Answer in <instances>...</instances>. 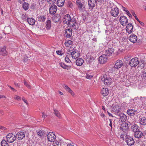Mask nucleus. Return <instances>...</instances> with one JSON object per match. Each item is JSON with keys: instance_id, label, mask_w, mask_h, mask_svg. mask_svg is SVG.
Instances as JSON below:
<instances>
[{"instance_id": "10", "label": "nucleus", "mask_w": 146, "mask_h": 146, "mask_svg": "<svg viewBox=\"0 0 146 146\" xmlns=\"http://www.w3.org/2000/svg\"><path fill=\"white\" fill-rule=\"evenodd\" d=\"M108 60L107 56L105 54H103L99 58V62L102 64L106 63Z\"/></svg>"}, {"instance_id": "5", "label": "nucleus", "mask_w": 146, "mask_h": 146, "mask_svg": "<svg viewBox=\"0 0 146 146\" xmlns=\"http://www.w3.org/2000/svg\"><path fill=\"white\" fill-rule=\"evenodd\" d=\"M16 138V135L12 133H9L7 136V141L10 143L14 142Z\"/></svg>"}, {"instance_id": "62", "label": "nucleus", "mask_w": 146, "mask_h": 146, "mask_svg": "<svg viewBox=\"0 0 146 146\" xmlns=\"http://www.w3.org/2000/svg\"><path fill=\"white\" fill-rule=\"evenodd\" d=\"M139 23L141 25H142V26H144V23H143L142 22H141L140 21H139Z\"/></svg>"}, {"instance_id": "38", "label": "nucleus", "mask_w": 146, "mask_h": 146, "mask_svg": "<svg viewBox=\"0 0 146 146\" xmlns=\"http://www.w3.org/2000/svg\"><path fill=\"white\" fill-rule=\"evenodd\" d=\"M73 43V42L70 40L66 41L65 43V45L66 46L69 47Z\"/></svg>"}, {"instance_id": "25", "label": "nucleus", "mask_w": 146, "mask_h": 146, "mask_svg": "<svg viewBox=\"0 0 146 146\" xmlns=\"http://www.w3.org/2000/svg\"><path fill=\"white\" fill-rule=\"evenodd\" d=\"M114 52V49L112 48H109L107 49L105 52V54L107 56H110Z\"/></svg>"}, {"instance_id": "56", "label": "nucleus", "mask_w": 146, "mask_h": 146, "mask_svg": "<svg viewBox=\"0 0 146 146\" xmlns=\"http://www.w3.org/2000/svg\"><path fill=\"white\" fill-rule=\"evenodd\" d=\"M126 13L129 16V17H132V16L131 14L129 13L128 11H127Z\"/></svg>"}, {"instance_id": "59", "label": "nucleus", "mask_w": 146, "mask_h": 146, "mask_svg": "<svg viewBox=\"0 0 146 146\" xmlns=\"http://www.w3.org/2000/svg\"><path fill=\"white\" fill-rule=\"evenodd\" d=\"M67 146H74V145L73 143H68L67 144Z\"/></svg>"}, {"instance_id": "28", "label": "nucleus", "mask_w": 146, "mask_h": 146, "mask_svg": "<svg viewBox=\"0 0 146 146\" xmlns=\"http://www.w3.org/2000/svg\"><path fill=\"white\" fill-rule=\"evenodd\" d=\"M27 21L29 24L31 25H34L35 22V20L33 18H28Z\"/></svg>"}, {"instance_id": "31", "label": "nucleus", "mask_w": 146, "mask_h": 146, "mask_svg": "<svg viewBox=\"0 0 146 146\" xmlns=\"http://www.w3.org/2000/svg\"><path fill=\"white\" fill-rule=\"evenodd\" d=\"M61 66L64 69L68 70L71 67V66H67L63 62H61L60 63Z\"/></svg>"}, {"instance_id": "21", "label": "nucleus", "mask_w": 146, "mask_h": 146, "mask_svg": "<svg viewBox=\"0 0 146 146\" xmlns=\"http://www.w3.org/2000/svg\"><path fill=\"white\" fill-rule=\"evenodd\" d=\"M139 123L141 125H146V117H143L140 118L139 119Z\"/></svg>"}, {"instance_id": "45", "label": "nucleus", "mask_w": 146, "mask_h": 146, "mask_svg": "<svg viewBox=\"0 0 146 146\" xmlns=\"http://www.w3.org/2000/svg\"><path fill=\"white\" fill-rule=\"evenodd\" d=\"M73 50H70V49H68L66 52V53L69 55H72V51Z\"/></svg>"}, {"instance_id": "43", "label": "nucleus", "mask_w": 146, "mask_h": 146, "mask_svg": "<svg viewBox=\"0 0 146 146\" xmlns=\"http://www.w3.org/2000/svg\"><path fill=\"white\" fill-rule=\"evenodd\" d=\"M47 1L48 3L53 4L56 2V0H47Z\"/></svg>"}, {"instance_id": "14", "label": "nucleus", "mask_w": 146, "mask_h": 146, "mask_svg": "<svg viewBox=\"0 0 146 146\" xmlns=\"http://www.w3.org/2000/svg\"><path fill=\"white\" fill-rule=\"evenodd\" d=\"M16 137L19 140H22L25 137L24 133L23 131L18 132L16 135Z\"/></svg>"}, {"instance_id": "11", "label": "nucleus", "mask_w": 146, "mask_h": 146, "mask_svg": "<svg viewBox=\"0 0 146 146\" xmlns=\"http://www.w3.org/2000/svg\"><path fill=\"white\" fill-rule=\"evenodd\" d=\"M122 61L120 60H117L115 63L114 68L118 69L120 68L123 65Z\"/></svg>"}, {"instance_id": "4", "label": "nucleus", "mask_w": 146, "mask_h": 146, "mask_svg": "<svg viewBox=\"0 0 146 146\" xmlns=\"http://www.w3.org/2000/svg\"><path fill=\"white\" fill-rule=\"evenodd\" d=\"M115 7L114 8H113L112 9H111L110 13L111 16L116 17L118 16L119 13V11L117 6Z\"/></svg>"}, {"instance_id": "54", "label": "nucleus", "mask_w": 146, "mask_h": 146, "mask_svg": "<svg viewBox=\"0 0 146 146\" xmlns=\"http://www.w3.org/2000/svg\"><path fill=\"white\" fill-rule=\"evenodd\" d=\"M62 86L66 90H67L68 88H69L68 86L65 84H63Z\"/></svg>"}, {"instance_id": "27", "label": "nucleus", "mask_w": 146, "mask_h": 146, "mask_svg": "<svg viewBox=\"0 0 146 146\" xmlns=\"http://www.w3.org/2000/svg\"><path fill=\"white\" fill-rule=\"evenodd\" d=\"M84 62V61L82 59L79 58L76 61V64L78 66H81L82 65Z\"/></svg>"}, {"instance_id": "53", "label": "nucleus", "mask_w": 146, "mask_h": 146, "mask_svg": "<svg viewBox=\"0 0 146 146\" xmlns=\"http://www.w3.org/2000/svg\"><path fill=\"white\" fill-rule=\"evenodd\" d=\"M53 142H54L53 145H57L59 144V142L56 141H53Z\"/></svg>"}, {"instance_id": "15", "label": "nucleus", "mask_w": 146, "mask_h": 146, "mask_svg": "<svg viewBox=\"0 0 146 146\" xmlns=\"http://www.w3.org/2000/svg\"><path fill=\"white\" fill-rule=\"evenodd\" d=\"M72 58L76 59L78 58L80 56L79 52L76 50L73 49L71 55Z\"/></svg>"}, {"instance_id": "18", "label": "nucleus", "mask_w": 146, "mask_h": 146, "mask_svg": "<svg viewBox=\"0 0 146 146\" xmlns=\"http://www.w3.org/2000/svg\"><path fill=\"white\" fill-rule=\"evenodd\" d=\"M61 17L58 14H56L53 17L52 20L54 23H57L60 21Z\"/></svg>"}, {"instance_id": "30", "label": "nucleus", "mask_w": 146, "mask_h": 146, "mask_svg": "<svg viewBox=\"0 0 146 146\" xmlns=\"http://www.w3.org/2000/svg\"><path fill=\"white\" fill-rule=\"evenodd\" d=\"M131 129L132 130L135 132L139 130V127L136 124H134L133 125L131 126Z\"/></svg>"}, {"instance_id": "42", "label": "nucleus", "mask_w": 146, "mask_h": 146, "mask_svg": "<svg viewBox=\"0 0 146 146\" xmlns=\"http://www.w3.org/2000/svg\"><path fill=\"white\" fill-rule=\"evenodd\" d=\"M24 84L27 87L29 88H31V86L29 84V83L28 82H27L26 81H24Z\"/></svg>"}, {"instance_id": "46", "label": "nucleus", "mask_w": 146, "mask_h": 146, "mask_svg": "<svg viewBox=\"0 0 146 146\" xmlns=\"http://www.w3.org/2000/svg\"><path fill=\"white\" fill-rule=\"evenodd\" d=\"M65 60L66 62L67 63H69L70 62H71V61L69 59V58L67 56H66L65 57Z\"/></svg>"}, {"instance_id": "23", "label": "nucleus", "mask_w": 146, "mask_h": 146, "mask_svg": "<svg viewBox=\"0 0 146 146\" xmlns=\"http://www.w3.org/2000/svg\"><path fill=\"white\" fill-rule=\"evenodd\" d=\"M136 111L132 109H129L127 110V113L128 115L132 116L135 115Z\"/></svg>"}, {"instance_id": "64", "label": "nucleus", "mask_w": 146, "mask_h": 146, "mask_svg": "<svg viewBox=\"0 0 146 146\" xmlns=\"http://www.w3.org/2000/svg\"><path fill=\"white\" fill-rule=\"evenodd\" d=\"M14 84L16 86H17L18 87L19 86V85L18 83H17L16 82H15Z\"/></svg>"}, {"instance_id": "6", "label": "nucleus", "mask_w": 146, "mask_h": 146, "mask_svg": "<svg viewBox=\"0 0 146 146\" xmlns=\"http://www.w3.org/2000/svg\"><path fill=\"white\" fill-rule=\"evenodd\" d=\"M76 5L80 11H83L85 10L84 3L81 0H77Z\"/></svg>"}, {"instance_id": "63", "label": "nucleus", "mask_w": 146, "mask_h": 146, "mask_svg": "<svg viewBox=\"0 0 146 146\" xmlns=\"http://www.w3.org/2000/svg\"><path fill=\"white\" fill-rule=\"evenodd\" d=\"M120 137L121 138L124 139V135L123 134H121L120 135Z\"/></svg>"}, {"instance_id": "37", "label": "nucleus", "mask_w": 146, "mask_h": 146, "mask_svg": "<svg viewBox=\"0 0 146 146\" xmlns=\"http://www.w3.org/2000/svg\"><path fill=\"white\" fill-rule=\"evenodd\" d=\"M23 7L25 10L26 11L29 8V4L25 2L23 5Z\"/></svg>"}, {"instance_id": "33", "label": "nucleus", "mask_w": 146, "mask_h": 146, "mask_svg": "<svg viewBox=\"0 0 146 146\" xmlns=\"http://www.w3.org/2000/svg\"><path fill=\"white\" fill-rule=\"evenodd\" d=\"M46 18V17L43 15L37 17L38 20L41 22H44Z\"/></svg>"}, {"instance_id": "61", "label": "nucleus", "mask_w": 146, "mask_h": 146, "mask_svg": "<svg viewBox=\"0 0 146 146\" xmlns=\"http://www.w3.org/2000/svg\"><path fill=\"white\" fill-rule=\"evenodd\" d=\"M0 129L4 130L5 129V128L3 126H1L0 127Z\"/></svg>"}, {"instance_id": "51", "label": "nucleus", "mask_w": 146, "mask_h": 146, "mask_svg": "<svg viewBox=\"0 0 146 146\" xmlns=\"http://www.w3.org/2000/svg\"><path fill=\"white\" fill-rule=\"evenodd\" d=\"M44 1V0H38V1L40 5L42 4Z\"/></svg>"}, {"instance_id": "29", "label": "nucleus", "mask_w": 146, "mask_h": 146, "mask_svg": "<svg viewBox=\"0 0 146 146\" xmlns=\"http://www.w3.org/2000/svg\"><path fill=\"white\" fill-rule=\"evenodd\" d=\"M112 110L116 113H118L120 111L121 108L118 105H115L112 108Z\"/></svg>"}, {"instance_id": "1", "label": "nucleus", "mask_w": 146, "mask_h": 146, "mask_svg": "<svg viewBox=\"0 0 146 146\" xmlns=\"http://www.w3.org/2000/svg\"><path fill=\"white\" fill-rule=\"evenodd\" d=\"M63 21L64 23L67 24L69 27H73L76 29H78V27H76V19L74 18H72L69 15L66 14L63 17Z\"/></svg>"}, {"instance_id": "48", "label": "nucleus", "mask_w": 146, "mask_h": 146, "mask_svg": "<svg viewBox=\"0 0 146 146\" xmlns=\"http://www.w3.org/2000/svg\"><path fill=\"white\" fill-rule=\"evenodd\" d=\"M93 77V75L90 74H87L86 76V77L88 79H91Z\"/></svg>"}, {"instance_id": "55", "label": "nucleus", "mask_w": 146, "mask_h": 146, "mask_svg": "<svg viewBox=\"0 0 146 146\" xmlns=\"http://www.w3.org/2000/svg\"><path fill=\"white\" fill-rule=\"evenodd\" d=\"M42 117L44 119L46 117V115L44 112H42Z\"/></svg>"}, {"instance_id": "58", "label": "nucleus", "mask_w": 146, "mask_h": 146, "mask_svg": "<svg viewBox=\"0 0 146 146\" xmlns=\"http://www.w3.org/2000/svg\"><path fill=\"white\" fill-rule=\"evenodd\" d=\"M122 8L123 10V11L126 12H127V11H128L126 8H125V7L123 6L122 7Z\"/></svg>"}, {"instance_id": "57", "label": "nucleus", "mask_w": 146, "mask_h": 146, "mask_svg": "<svg viewBox=\"0 0 146 146\" xmlns=\"http://www.w3.org/2000/svg\"><path fill=\"white\" fill-rule=\"evenodd\" d=\"M8 86L11 89V90H12L14 92H16V90L14 89V88H13L11 86Z\"/></svg>"}, {"instance_id": "47", "label": "nucleus", "mask_w": 146, "mask_h": 146, "mask_svg": "<svg viewBox=\"0 0 146 146\" xmlns=\"http://www.w3.org/2000/svg\"><path fill=\"white\" fill-rule=\"evenodd\" d=\"M56 53L57 54L60 56H62L63 54V53L62 51L61 50H58L56 51Z\"/></svg>"}, {"instance_id": "49", "label": "nucleus", "mask_w": 146, "mask_h": 146, "mask_svg": "<svg viewBox=\"0 0 146 146\" xmlns=\"http://www.w3.org/2000/svg\"><path fill=\"white\" fill-rule=\"evenodd\" d=\"M14 98L15 99L17 100H21V97L18 96L17 95H15L14 97Z\"/></svg>"}, {"instance_id": "50", "label": "nucleus", "mask_w": 146, "mask_h": 146, "mask_svg": "<svg viewBox=\"0 0 146 146\" xmlns=\"http://www.w3.org/2000/svg\"><path fill=\"white\" fill-rule=\"evenodd\" d=\"M22 100L27 105L28 104L27 101V100H25V99L24 97H23L22 98Z\"/></svg>"}, {"instance_id": "36", "label": "nucleus", "mask_w": 146, "mask_h": 146, "mask_svg": "<svg viewBox=\"0 0 146 146\" xmlns=\"http://www.w3.org/2000/svg\"><path fill=\"white\" fill-rule=\"evenodd\" d=\"M46 28L47 29H49L51 27V21L49 20H48L46 22Z\"/></svg>"}, {"instance_id": "60", "label": "nucleus", "mask_w": 146, "mask_h": 146, "mask_svg": "<svg viewBox=\"0 0 146 146\" xmlns=\"http://www.w3.org/2000/svg\"><path fill=\"white\" fill-rule=\"evenodd\" d=\"M132 15L135 17L136 16V14H135V13L134 12V11H132Z\"/></svg>"}, {"instance_id": "19", "label": "nucleus", "mask_w": 146, "mask_h": 146, "mask_svg": "<svg viewBox=\"0 0 146 146\" xmlns=\"http://www.w3.org/2000/svg\"><path fill=\"white\" fill-rule=\"evenodd\" d=\"M118 115L119 116L120 120H121V122H124L126 121L127 117L126 115L123 113H119Z\"/></svg>"}, {"instance_id": "32", "label": "nucleus", "mask_w": 146, "mask_h": 146, "mask_svg": "<svg viewBox=\"0 0 146 146\" xmlns=\"http://www.w3.org/2000/svg\"><path fill=\"white\" fill-rule=\"evenodd\" d=\"M64 2L65 0H58L57 5L59 7H62L64 5Z\"/></svg>"}, {"instance_id": "7", "label": "nucleus", "mask_w": 146, "mask_h": 146, "mask_svg": "<svg viewBox=\"0 0 146 146\" xmlns=\"http://www.w3.org/2000/svg\"><path fill=\"white\" fill-rule=\"evenodd\" d=\"M125 141L129 146H131L134 144L135 141L129 135H126L125 136Z\"/></svg>"}, {"instance_id": "40", "label": "nucleus", "mask_w": 146, "mask_h": 146, "mask_svg": "<svg viewBox=\"0 0 146 146\" xmlns=\"http://www.w3.org/2000/svg\"><path fill=\"white\" fill-rule=\"evenodd\" d=\"M1 146H8V144L5 140H3L1 142Z\"/></svg>"}, {"instance_id": "26", "label": "nucleus", "mask_w": 146, "mask_h": 146, "mask_svg": "<svg viewBox=\"0 0 146 146\" xmlns=\"http://www.w3.org/2000/svg\"><path fill=\"white\" fill-rule=\"evenodd\" d=\"M143 135V133L141 131L139 130L136 131L134 133V136L136 138H141Z\"/></svg>"}, {"instance_id": "35", "label": "nucleus", "mask_w": 146, "mask_h": 146, "mask_svg": "<svg viewBox=\"0 0 146 146\" xmlns=\"http://www.w3.org/2000/svg\"><path fill=\"white\" fill-rule=\"evenodd\" d=\"M127 124H123L121 127V129L123 132H125L127 131L128 129V127Z\"/></svg>"}, {"instance_id": "39", "label": "nucleus", "mask_w": 146, "mask_h": 146, "mask_svg": "<svg viewBox=\"0 0 146 146\" xmlns=\"http://www.w3.org/2000/svg\"><path fill=\"white\" fill-rule=\"evenodd\" d=\"M54 113L56 116L60 118L61 117V115L59 111L57 110H54Z\"/></svg>"}, {"instance_id": "44", "label": "nucleus", "mask_w": 146, "mask_h": 146, "mask_svg": "<svg viewBox=\"0 0 146 146\" xmlns=\"http://www.w3.org/2000/svg\"><path fill=\"white\" fill-rule=\"evenodd\" d=\"M141 75V77L144 79H146V72L145 71H143Z\"/></svg>"}, {"instance_id": "41", "label": "nucleus", "mask_w": 146, "mask_h": 146, "mask_svg": "<svg viewBox=\"0 0 146 146\" xmlns=\"http://www.w3.org/2000/svg\"><path fill=\"white\" fill-rule=\"evenodd\" d=\"M109 7L112 9L113 8H114L115 7H117V6L114 5V4L112 2H110L109 3V4L108 5Z\"/></svg>"}, {"instance_id": "12", "label": "nucleus", "mask_w": 146, "mask_h": 146, "mask_svg": "<svg viewBox=\"0 0 146 146\" xmlns=\"http://www.w3.org/2000/svg\"><path fill=\"white\" fill-rule=\"evenodd\" d=\"M57 6L54 5H52L50 6L49 8V13L50 14H55L57 11Z\"/></svg>"}, {"instance_id": "13", "label": "nucleus", "mask_w": 146, "mask_h": 146, "mask_svg": "<svg viewBox=\"0 0 146 146\" xmlns=\"http://www.w3.org/2000/svg\"><path fill=\"white\" fill-rule=\"evenodd\" d=\"M133 26L131 23H129L126 26V32L129 34L131 33L132 31Z\"/></svg>"}, {"instance_id": "2", "label": "nucleus", "mask_w": 146, "mask_h": 146, "mask_svg": "<svg viewBox=\"0 0 146 146\" xmlns=\"http://www.w3.org/2000/svg\"><path fill=\"white\" fill-rule=\"evenodd\" d=\"M101 80L103 81L104 84L106 85H110L112 82L111 79L106 75L101 76Z\"/></svg>"}, {"instance_id": "16", "label": "nucleus", "mask_w": 146, "mask_h": 146, "mask_svg": "<svg viewBox=\"0 0 146 146\" xmlns=\"http://www.w3.org/2000/svg\"><path fill=\"white\" fill-rule=\"evenodd\" d=\"M7 54L5 47H0V55L5 56L7 55Z\"/></svg>"}, {"instance_id": "3", "label": "nucleus", "mask_w": 146, "mask_h": 146, "mask_svg": "<svg viewBox=\"0 0 146 146\" xmlns=\"http://www.w3.org/2000/svg\"><path fill=\"white\" fill-rule=\"evenodd\" d=\"M139 63V60L138 58H132L130 61L129 64L130 66L132 67H136Z\"/></svg>"}, {"instance_id": "34", "label": "nucleus", "mask_w": 146, "mask_h": 146, "mask_svg": "<svg viewBox=\"0 0 146 146\" xmlns=\"http://www.w3.org/2000/svg\"><path fill=\"white\" fill-rule=\"evenodd\" d=\"M37 135L39 137H42L45 135L44 131L39 130L37 132Z\"/></svg>"}, {"instance_id": "17", "label": "nucleus", "mask_w": 146, "mask_h": 146, "mask_svg": "<svg viewBox=\"0 0 146 146\" xmlns=\"http://www.w3.org/2000/svg\"><path fill=\"white\" fill-rule=\"evenodd\" d=\"M129 38L130 41L133 43H135L137 40V36L133 34L131 35Z\"/></svg>"}, {"instance_id": "52", "label": "nucleus", "mask_w": 146, "mask_h": 146, "mask_svg": "<svg viewBox=\"0 0 146 146\" xmlns=\"http://www.w3.org/2000/svg\"><path fill=\"white\" fill-rule=\"evenodd\" d=\"M109 120L110 121V123L109 124V125L110 126L111 128V129H112V120L111 119H109Z\"/></svg>"}, {"instance_id": "9", "label": "nucleus", "mask_w": 146, "mask_h": 146, "mask_svg": "<svg viewBox=\"0 0 146 146\" xmlns=\"http://www.w3.org/2000/svg\"><path fill=\"white\" fill-rule=\"evenodd\" d=\"M119 22L123 26H125L128 23V20L125 16H121L119 18Z\"/></svg>"}, {"instance_id": "24", "label": "nucleus", "mask_w": 146, "mask_h": 146, "mask_svg": "<svg viewBox=\"0 0 146 146\" xmlns=\"http://www.w3.org/2000/svg\"><path fill=\"white\" fill-rule=\"evenodd\" d=\"M101 92L104 96H106L108 94V89L107 88H103L101 90Z\"/></svg>"}, {"instance_id": "22", "label": "nucleus", "mask_w": 146, "mask_h": 146, "mask_svg": "<svg viewBox=\"0 0 146 146\" xmlns=\"http://www.w3.org/2000/svg\"><path fill=\"white\" fill-rule=\"evenodd\" d=\"M72 33V30L71 29H67L66 30L65 34L66 37L69 38L71 37Z\"/></svg>"}, {"instance_id": "8", "label": "nucleus", "mask_w": 146, "mask_h": 146, "mask_svg": "<svg viewBox=\"0 0 146 146\" xmlns=\"http://www.w3.org/2000/svg\"><path fill=\"white\" fill-rule=\"evenodd\" d=\"M56 136L53 132H49L47 135V139L49 141L52 142L56 139Z\"/></svg>"}, {"instance_id": "20", "label": "nucleus", "mask_w": 146, "mask_h": 146, "mask_svg": "<svg viewBox=\"0 0 146 146\" xmlns=\"http://www.w3.org/2000/svg\"><path fill=\"white\" fill-rule=\"evenodd\" d=\"M97 0H88V5L91 7H93L97 4Z\"/></svg>"}]
</instances>
